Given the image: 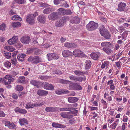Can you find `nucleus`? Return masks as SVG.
I'll list each match as a JSON object with an SVG mask.
<instances>
[{
  "mask_svg": "<svg viewBox=\"0 0 130 130\" xmlns=\"http://www.w3.org/2000/svg\"><path fill=\"white\" fill-rule=\"evenodd\" d=\"M11 25L13 28L21 26V23L18 22H14L12 23Z\"/></svg>",
  "mask_w": 130,
  "mask_h": 130,
  "instance_id": "34",
  "label": "nucleus"
},
{
  "mask_svg": "<svg viewBox=\"0 0 130 130\" xmlns=\"http://www.w3.org/2000/svg\"><path fill=\"white\" fill-rule=\"evenodd\" d=\"M14 79L9 76V75H6L4 79L3 82L6 85L10 84L11 82H13Z\"/></svg>",
  "mask_w": 130,
  "mask_h": 130,
  "instance_id": "7",
  "label": "nucleus"
},
{
  "mask_svg": "<svg viewBox=\"0 0 130 130\" xmlns=\"http://www.w3.org/2000/svg\"><path fill=\"white\" fill-rule=\"evenodd\" d=\"M49 84L47 82H43L42 84V86L45 89L47 90Z\"/></svg>",
  "mask_w": 130,
  "mask_h": 130,
  "instance_id": "41",
  "label": "nucleus"
},
{
  "mask_svg": "<svg viewBox=\"0 0 130 130\" xmlns=\"http://www.w3.org/2000/svg\"><path fill=\"white\" fill-rule=\"evenodd\" d=\"M40 50L38 48L34 47V54L35 55H38L40 54Z\"/></svg>",
  "mask_w": 130,
  "mask_h": 130,
  "instance_id": "40",
  "label": "nucleus"
},
{
  "mask_svg": "<svg viewBox=\"0 0 130 130\" xmlns=\"http://www.w3.org/2000/svg\"><path fill=\"white\" fill-rule=\"evenodd\" d=\"M18 40V36H14L9 40L8 42L9 44L12 45L16 43Z\"/></svg>",
  "mask_w": 130,
  "mask_h": 130,
  "instance_id": "11",
  "label": "nucleus"
},
{
  "mask_svg": "<svg viewBox=\"0 0 130 130\" xmlns=\"http://www.w3.org/2000/svg\"><path fill=\"white\" fill-rule=\"evenodd\" d=\"M65 21L64 19H63L62 18V19H60L56 22L55 25L57 27L62 26L64 25Z\"/></svg>",
  "mask_w": 130,
  "mask_h": 130,
  "instance_id": "15",
  "label": "nucleus"
},
{
  "mask_svg": "<svg viewBox=\"0 0 130 130\" xmlns=\"http://www.w3.org/2000/svg\"><path fill=\"white\" fill-rule=\"evenodd\" d=\"M59 82L60 83L65 84H68L70 83L71 82L70 81L66 80L63 79H60Z\"/></svg>",
  "mask_w": 130,
  "mask_h": 130,
  "instance_id": "43",
  "label": "nucleus"
},
{
  "mask_svg": "<svg viewBox=\"0 0 130 130\" xmlns=\"http://www.w3.org/2000/svg\"><path fill=\"white\" fill-rule=\"evenodd\" d=\"M117 124H116V123L114 122L111 125H110V127L112 129H114L116 128L117 126Z\"/></svg>",
  "mask_w": 130,
  "mask_h": 130,
  "instance_id": "56",
  "label": "nucleus"
},
{
  "mask_svg": "<svg viewBox=\"0 0 130 130\" xmlns=\"http://www.w3.org/2000/svg\"><path fill=\"white\" fill-rule=\"evenodd\" d=\"M26 93L25 91L22 92H19L18 94V96L19 97L21 98H23L24 97V95L26 94Z\"/></svg>",
  "mask_w": 130,
  "mask_h": 130,
  "instance_id": "49",
  "label": "nucleus"
},
{
  "mask_svg": "<svg viewBox=\"0 0 130 130\" xmlns=\"http://www.w3.org/2000/svg\"><path fill=\"white\" fill-rule=\"evenodd\" d=\"M53 127H56L60 128H64L66 126L63 125L56 123H53L52 124Z\"/></svg>",
  "mask_w": 130,
  "mask_h": 130,
  "instance_id": "27",
  "label": "nucleus"
},
{
  "mask_svg": "<svg viewBox=\"0 0 130 130\" xmlns=\"http://www.w3.org/2000/svg\"><path fill=\"white\" fill-rule=\"evenodd\" d=\"M64 45L66 47L69 48H76L77 46L76 44L74 43L69 42L65 43Z\"/></svg>",
  "mask_w": 130,
  "mask_h": 130,
  "instance_id": "14",
  "label": "nucleus"
},
{
  "mask_svg": "<svg viewBox=\"0 0 130 130\" xmlns=\"http://www.w3.org/2000/svg\"><path fill=\"white\" fill-rule=\"evenodd\" d=\"M11 122L9 121H6L5 122V125L6 126L8 127Z\"/></svg>",
  "mask_w": 130,
  "mask_h": 130,
  "instance_id": "61",
  "label": "nucleus"
},
{
  "mask_svg": "<svg viewBox=\"0 0 130 130\" xmlns=\"http://www.w3.org/2000/svg\"><path fill=\"white\" fill-rule=\"evenodd\" d=\"M27 61L33 64H36L41 62L40 58L38 56H30L28 59Z\"/></svg>",
  "mask_w": 130,
  "mask_h": 130,
  "instance_id": "2",
  "label": "nucleus"
},
{
  "mask_svg": "<svg viewBox=\"0 0 130 130\" xmlns=\"http://www.w3.org/2000/svg\"><path fill=\"white\" fill-rule=\"evenodd\" d=\"M65 15H71L72 14V12L70 9H66Z\"/></svg>",
  "mask_w": 130,
  "mask_h": 130,
  "instance_id": "52",
  "label": "nucleus"
},
{
  "mask_svg": "<svg viewBox=\"0 0 130 130\" xmlns=\"http://www.w3.org/2000/svg\"><path fill=\"white\" fill-rule=\"evenodd\" d=\"M26 56V54L24 53L20 54L18 55L17 58L19 60L22 62L24 60V58Z\"/></svg>",
  "mask_w": 130,
  "mask_h": 130,
  "instance_id": "25",
  "label": "nucleus"
},
{
  "mask_svg": "<svg viewBox=\"0 0 130 130\" xmlns=\"http://www.w3.org/2000/svg\"><path fill=\"white\" fill-rule=\"evenodd\" d=\"M101 45L103 48H111L112 44L109 42H102L101 44Z\"/></svg>",
  "mask_w": 130,
  "mask_h": 130,
  "instance_id": "16",
  "label": "nucleus"
},
{
  "mask_svg": "<svg viewBox=\"0 0 130 130\" xmlns=\"http://www.w3.org/2000/svg\"><path fill=\"white\" fill-rule=\"evenodd\" d=\"M72 53L69 50H64L62 52V55L63 57H67L71 56Z\"/></svg>",
  "mask_w": 130,
  "mask_h": 130,
  "instance_id": "29",
  "label": "nucleus"
},
{
  "mask_svg": "<svg viewBox=\"0 0 130 130\" xmlns=\"http://www.w3.org/2000/svg\"><path fill=\"white\" fill-rule=\"evenodd\" d=\"M38 20L39 22L44 23L46 21V18L45 17L41 15L39 16L38 17Z\"/></svg>",
  "mask_w": 130,
  "mask_h": 130,
  "instance_id": "24",
  "label": "nucleus"
},
{
  "mask_svg": "<svg viewBox=\"0 0 130 130\" xmlns=\"http://www.w3.org/2000/svg\"><path fill=\"white\" fill-rule=\"evenodd\" d=\"M121 62L120 60L118 62H116V65L117 67L118 68H120L121 67L120 64L121 63Z\"/></svg>",
  "mask_w": 130,
  "mask_h": 130,
  "instance_id": "63",
  "label": "nucleus"
},
{
  "mask_svg": "<svg viewBox=\"0 0 130 130\" xmlns=\"http://www.w3.org/2000/svg\"><path fill=\"white\" fill-rule=\"evenodd\" d=\"M11 61L13 64L15 65L16 64L17 59L16 58L12 59L11 60Z\"/></svg>",
  "mask_w": 130,
  "mask_h": 130,
  "instance_id": "57",
  "label": "nucleus"
},
{
  "mask_svg": "<svg viewBox=\"0 0 130 130\" xmlns=\"http://www.w3.org/2000/svg\"><path fill=\"white\" fill-rule=\"evenodd\" d=\"M34 47L28 48L26 53L28 54H30L34 52Z\"/></svg>",
  "mask_w": 130,
  "mask_h": 130,
  "instance_id": "46",
  "label": "nucleus"
},
{
  "mask_svg": "<svg viewBox=\"0 0 130 130\" xmlns=\"http://www.w3.org/2000/svg\"><path fill=\"white\" fill-rule=\"evenodd\" d=\"M4 66L7 68H10L11 66V63L8 61H7L4 63Z\"/></svg>",
  "mask_w": 130,
  "mask_h": 130,
  "instance_id": "50",
  "label": "nucleus"
},
{
  "mask_svg": "<svg viewBox=\"0 0 130 130\" xmlns=\"http://www.w3.org/2000/svg\"><path fill=\"white\" fill-rule=\"evenodd\" d=\"M11 19L13 20H18L21 21L22 20L21 18L18 15H14L11 18Z\"/></svg>",
  "mask_w": 130,
  "mask_h": 130,
  "instance_id": "37",
  "label": "nucleus"
},
{
  "mask_svg": "<svg viewBox=\"0 0 130 130\" xmlns=\"http://www.w3.org/2000/svg\"><path fill=\"white\" fill-rule=\"evenodd\" d=\"M6 27V25L5 23H2L0 25V30L2 31H4L5 30Z\"/></svg>",
  "mask_w": 130,
  "mask_h": 130,
  "instance_id": "48",
  "label": "nucleus"
},
{
  "mask_svg": "<svg viewBox=\"0 0 130 130\" xmlns=\"http://www.w3.org/2000/svg\"><path fill=\"white\" fill-rule=\"evenodd\" d=\"M59 109V108L52 107H48L46 108L45 109V110L46 111L48 112H54L57 111Z\"/></svg>",
  "mask_w": 130,
  "mask_h": 130,
  "instance_id": "13",
  "label": "nucleus"
},
{
  "mask_svg": "<svg viewBox=\"0 0 130 130\" xmlns=\"http://www.w3.org/2000/svg\"><path fill=\"white\" fill-rule=\"evenodd\" d=\"M48 93V92L44 90L39 89L37 91V94L39 96L46 95Z\"/></svg>",
  "mask_w": 130,
  "mask_h": 130,
  "instance_id": "18",
  "label": "nucleus"
},
{
  "mask_svg": "<svg viewBox=\"0 0 130 130\" xmlns=\"http://www.w3.org/2000/svg\"><path fill=\"white\" fill-rule=\"evenodd\" d=\"M30 40V37L28 36H24L22 37L20 39L21 42L25 44H29Z\"/></svg>",
  "mask_w": 130,
  "mask_h": 130,
  "instance_id": "8",
  "label": "nucleus"
},
{
  "mask_svg": "<svg viewBox=\"0 0 130 130\" xmlns=\"http://www.w3.org/2000/svg\"><path fill=\"white\" fill-rule=\"evenodd\" d=\"M14 110L16 112H18L21 114H25L27 112V111L26 110L20 108L19 107L16 108Z\"/></svg>",
  "mask_w": 130,
  "mask_h": 130,
  "instance_id": "22",
  "label": "nucleus"
},
{
  "mask_svg": "<svg viewBox=\"0 0 130 130\" xmlns=\"http://www.w3.org/2000/svg\"><path fill=\"white\" fill-rule=\"evenodd\" d=\"M78 104L77 103H75L73 104H68L67 105V107H72L73 106V107H76L77 106Z\"/></svg>",
  "mask_w": 130,
  "mask_h": 130,
  "instance_id": "54",
  "label": "nucleus"
},
{
  "mask_svg": "<svg viewBox=\"0 0 130 130\" xmlns=\"http://www.w3.org/2000/svg\"><path fill=\"white\" fill-rule=\"evenodd\" d=\"M11 53L9 52L5 53L4 55L7 59H9L10 58L11 56Z\"/></svg>",
  "mask_w": 130,
  "mask_h": 130,
  "instance_id": "47",
  "label": "nucleus"
},
{
  "mask_svg": "<svg viewBox=\"0 0 130 130\" xmlns=\"http://www.w3.org/2000/svg\"><path fill=\"white\" fill-rule=\"evenodd\" d=\"M78 100V98L75 97H69L68 98V101L70 103L76 102Z\"/></svg>",
  "mask_w": 130,
  "mask_h": 130,
  "instance_id": "19",
  "label": "nucleus"
},
{
  "mask_svg": "<svg viewBox=\"0 0 130 130\" xmlns=\"http://www.w3.org/2000/svg\"><path fill=\"white\" fill-rule=\"evenodd\" d=\"M110 48H103V50L107 54L109 55H110L111 53H113L112 51L111 50Z\"/></svg>",
  "mask_w": 130,
  "mask_h": 130,
  "instance_id": "33",
  "label": "nucleus"
},
{
  "mask_svg": "<svg viewBox=\"0 0 130 130\" xmlns=\"http://www.w3.org/2000/svg\"><path fill=\"white\" fill-rule=\"evenodd\" d=\"M55 93L58 95H60L64 94L63 90L61 89H58L56 90L55 91Z\"/></svg>",
  "mask_w": 130,
  "mask_h": 130,
  "instance_id": "38",
  "label": "nucleus"
},
{
  "mask_svg": "<svg viewBox=\"0 0 130 130\" xmlns=\"http://www.w3.org/2000/svg\"><path fill=\"white\" fill-rule=\"evenodd\" d=\"M78 112V110H75L68 112V113H70L73 114H77Z\"/></svg>",
  "mask_w": 130,
  "mask_h": 130,
  "instance_id": "58",
  "label": "nucleus"
},
{
  "mask_svg": "<svg viewBox=\"0 0 130 130\" xmlns=\"http://www.w3.org/2000/svg\"><path fill=\"white\" fill-rule=\"evenodd\" d=\"M69 114H71L70 113H68V112L67 113L66 118L67 119H71L73 118V116L72 115H69Z\"/></svg>",
  "mask_w": 130,
  "mask_h": 130,
  "instance_id": "60",
  "label": "nucleus"
},
{
  "mask_svg": "<svg viewBox=\"0 0 130 130\" xmlns=\"http://www.w3.org/2000/svg\"><path fill=\"white\" fill-rule=\"evenodd\" d=\"M129 31H125L121 35L122 36V39L123 40L125 39L127 36L128 34V32Z\"/></svg>",
  "mask_w": 130,
  "mask_h": 130,
  "instance_id": "39",
  "label": "nucleus"
},
{
  "mask_svg": "<svg viewBox=\"0 0 130 130\" xmlns=\"http://www.w3.org/2000/svg\"><path fill=\"white\" fill-rule=\"evenodd\" d=\"M67 114L64 112H62L60 114L61 117L63 118H66Z\"/></svg>",
  "mask_w": 130,
  "mask_h": 130,
  "instance_id": "62",
  "label": "nucleus"
},
{
  "mask_svg": "<svg viewBox=\"0 0 130 130\" xmlns=\"http://www.w3.org/2000/svg\"><path fill=\"white\" fill-rule=\"evenodd\" d=\"M54 10L52 8H48L45 9L43 11V13L45 14H47L53 11Z\"/></svg>",
  "mask_w": 130,
  "mask_h": 130,
  "instance_id": "31",
  "label": "nucleus"
},
{
  "mask_svg": "<svg viewBox=\"0 0 130 130\" xmlns=\"http://www.w3.org/2000/svg\"><path fill=\"white\" fill-rule=\"evenodd\" d=\"M8 127L9 128L11 129L14 128L15 127V125L13 123H10Z\"/></svg>",
  "mask_w": 130,
  "mask_h": 130,
  "instance_id": "55",
  "label": "nucleus"
},
{
  "mask_svg": "<svg viewBox=\"0 0 130 130\" xmlns=\"http://www.w3.org/2000/svg\"><path fill=\"white\" fill-rule=\"evenodd\" d=\"M25 107L27 109L33 108V103L31 102L27 103L26 104Z\"/></svg>",
  "mask_w": 130,
  "mask_h": 130,
  "instance_id": "32",
  "label": "nucleus"
},
{
  "mask_svg": "<svg viewBox=\"0 0 130 130\" xmlns=\"http://www.w3.org/2000/svg\"><path fill=\"white\" fill-rule=\"evenodd\" d=\"M70 89L73 90H80L82 89V87L77 83H71L69 85Z\"/></svg>",
  "mask_w": 130,
  "mask_h": 130,
  "instance_id": "5",
  "label": "nucleus"
},
{
  "mask_svg": "<svg viewBox=\"0 0 130 130\" xmlns=\"http://www.w3.org/2000/svg\"><path fill=\"white\" fill-rule=\"evenodd\" d=\"M80 21V19L77 17H73L71 21V23L74 24L78 23Z\"/></svg>",
  "mask_w": 130,
  "mask_h": 130,
  "instance_id": "23",
  "label": "nucleus"
},
{
  "mask_svg": "<svg viewBox=\"0 0 130 130\" xmlns=\"http://www.w3.org/2000/svg\"><path fill=\"white\" fill-rule=\"evenodd\" d=\"M100 20L104 22L105 23H106L107 22V21L106 19L104 17L102 16H101L100 17Z\"/></svg>",
  "mask_w": 130,
  "mask_h": 130,
  "instance_id": "59",
  "label": "nucleus"
},
{
  "mask_svg": "<svg viewBox=\"0 0 130 130\" xmlns=\"http://www.w3.org/2000/svg\"><path fill=\"white\" fill-rule=\"evenodd\" d=\"M77 109L76 108H73L72 107H68L60 108L59 109L61 111H68L75 110Z\"/></svg>",
  "mask_w": 130,
  "mask_h": 130,
  "instance_id": "20",
  "label": "nucleus"
},
{
  "mask_svg": "<svg viewBox=\"0 0 130 130\" xmlns=\"http://www.w3.org/2000/svg\"><path fill=\"white\" fill-rule=\"evenodd\" d=\"M47 56V58L49 61L53 59H57L59 58L58 55L55 54L53 53L48 54Z\"/></svg>",
  "mask_w": 130,
  "mask_h": 130,
  "instance_id": "10",
  "label": "nucleus"
},
{
  "mask_svg": "<svg viewBox=\"0 0 130 130\" xmlns=\"http://www.w3.org/2000/svg\"><path fill=\"white\" fill-rule=\"evenodd\" d=\"M53 73L54 74H55L58 75H60L62 73V72L61 71L58 70H57L54 72Z\"/></svg>",
  "mask_w": 130,
  "mask_h": 130,
  "instance_id": "51",
  "label": "nucleus"
},
{
  "mask_svg": "<svg viewBox=\"0 0 130 130\" xmlns=\"http://www.w3.org/2000/svg\"><path fill=\"white\" fill-rule=\"evenodd\" d=\"M73 54L75 57H79L82 55V52L79 49H76L74 51Z\"/></svg>",
  "mask_w": 130,
  "mask_h": 130,
  "instance_id": "21",
  "label": "nucleus"
},
{
  "mask_svg": "<svg viewBox=\"0 0 130 130\" xmlns=\"http://www.w3.org/2000/svg\"><path fill=\"white\" fill-rule=\"evenodd\" d=\"M75 74L78 76L82 75L83 76V73L82 71H81L80 70H75L74 71Z\"/></svg>",
  "mask_w": 130,
  "mask_h": 130,
  "instance_id": "45",
  "label": "nucleus"
},
{
  "mask_svg": "<svg viewBox=\"0 0 130 130\" xmlns=\"http://www.w3.org/2000/svg\"><path fill=\"white\" fill-rule=\"evenodd\" d=\"M18 81L21 83H24L25 81V77L24 76H21L19 77Z\"/></svg>",
  "mask_w": 130,
  "mask_h": 130,
  "instance_id": "35",
  "label": "nucleus"
},
{
  "mask_svg": "<svg viewBox=\"0 0 130 130\" xmlns=\"http://www.w3.org/2000/svg\"><path fill=\"white\" fill-rule=\"evenodd\" d=\"M100 33L102 36H104L106 39H109L111 37L110 33L104 27L100 29Z\"/></svg>",
  "mask_w": 130,
  "mask_h": 130,
  "instance_id": "1",
  "label": "nucleus"
},
{
  "mask_svg": "<svg viewBox=\"0 0 130 130\" xmlns=\"http://www.w3.org/2000/svg\"><path fill=\"white\" fill-rule=\"evenodd\" d=\"M66 9L63 8H61L58 9V12H57L59 15H65Z\"/></svg>",
  "mask_w": 130,
  "mask_h": 130,
  "instance_id": "26",
  "label": "nucleus"
},
{
  "mask_svg": "<svg viewBox=\"0 0 130 130\" xmlns=\"http://www.w3.org/2000/svg\"><path fill=\"white\" fill-rule=\"evenodd\" d=\"M126 4L124 3H120L118 5V8L117 9L119 11H126V9L125 8Z\"/></svg>",
  "mask_w": 130,
  "mask_h": 130,
  "instance_id": "12",
  "label": "nucleus"
},
{
  "mask_svg": "<svg viewBox=\"0 0 130 130\" xmlns=\"http://www.w3.org/2000/svg\"><path fill=\"white\" fill-rule=\"evenodd\" d=\"M107 85H112L113 84V80H111L109 81L107 83Z\"/></svg>",
  "mask_w": 130,
  "mask_h": 130,
  "instance_id": "64",
  "label": "nucleus"
},
{
  "mask_svg": "<svg viewBox=\"0 0 130 130\" xmlns=\"http://www.w3.org/2000/svg\"><path fill=\"white\" fill-rule=\"evenodd\" d=\"M69 77L70 80L75 82L78 81L81 82L83 80H85L86 79V78H84L82 77H77L73 75H70L69 76Z\"/></svg>",
  "mask_w": 130,
  "mask_h": 130,
  "instance_id": "4",
  "label": "nucleus"
},
{
  "mask_svg": "<svg viewBox=\"0 0 130 130\" xmlns=\"http://www.w3.org/2000/svg\"><path fill=\"white\" fill-rule=\"evenodd\" d=\"M85 69L86 70L89 69L91 67V63L90 61L89 60H87L85 61Z\"/></svg>",
  "mask_w": 130,
  "mask_h": 130,
  "instance_id": "30",
  "label": "nucleus"
},
{
  "mask_svg": "<svg viewBox=\"0 0 130 130\" xmlns=\"http://www.w3.org/2000/svg\"><path fill=\"white\" fill-rule=\"evenodd\" d=\"M32 14H29L27 15L26 21L27 22L31 25L34 24L35 22V19L33 17Z\"/></svg>",
  "mask_w": 130,
  "mask_h": 130,
  "instance_id": "9",
  "label": "nucleus"
},
{
  "mask_svg": "<svg viewBox=\"0 0 130 130\" xmlns=\"http://www.w3.org/2000/svg\"><path fill=\"white\" fill-rule=\"evenodd\" d=\"M5 48L9 51L12 52L15 50L14 48L12 46H5Z\"/></svg>",
  "mask_w": 130,
  "mask_h": 130,
  "instance_id": "36",
  "label": "nucleus"
},
{
  "mask_svg": "<svg viewBox=\"0 0 130 130\" xmlns=\"http://www.w3.org/2000/svg\"><path fill=\"white\" fill-rule=\"evenodd\" d=\"M59 16L57 12H53L48 15V18L49 20L55 21L58 19Z\"/></svg>",
  "mask_w": 130,
  "mask_h": 130,
  "instance_id": "6",
  "label": "nucleus"
},
{
  "mask_svg": "<svg viewBox=\"0 0 130 130\" xmlns=\"http://www.w3.org/2000/svg\"><path fill=\"white\" fill-rule=\"evenodd\" d=\"M19 123L21 125H23L24 123L27 124H28V122L27 120L25 118L20 119L19 120Z\"/></svg>",
  "mask_w": 130,
  "mask_h": 130,
  "instance_id": "28",
  "label": "nucleus"
},
{
  "mask_svg": "<svg viewBox=\"0 0 130 130\" xmlns=\"http://www.w3.org/2000/svg\"><path fill=\"white\" fill-rule=\"evenodd\" d=\"M23 89V87L21 85H17L15 88L16 90L18 91H21Z\"/></svg>",
  "mask_w": 130,
  "mask_h": 130,
  "instance_id": "42",
  "label": "nucleus"
},
{
  "mask_svg": "<svg viewBox=\"0 0 130 130\" xmlns=\"http://www.w3.org/2000/svg\"><path fill=\"white\" fill-rule=\"evenodd\" d=\"M100 54L98 52L92 53L91 54V57L93 59L97 60L100 56Z\"/></svg>",
  "mask_w": 130,
  "mask_h": 130,
  "instance_id": "17",
  "label": "nucleus"
},
{
  "mask_svg": "<svg viewBox=\"0 0 130 130\" xmlns=\"http://www.w3.org/2000/svg\"><path fill=\"white\" fill-rule=\"evenodd\" d=\"M15 2L20 4H23L25 3L26 1L24 0H14Z\"/></svg>",
  "mask_w": 130,
  "mask_h": 130,
  "instance_id": "44",
  "label": "nucleus"
},
{
  "mask_svg": "<svg viewBox=\"0 0 130 130\" xmlns=\"http://www.w3.org/2000/svg\"><path fill=\"white\" fill-rule=\"evenodd\" d=\"M54 86L52 84H50L47 90H53L54 89Z\"/></svg>",
  "mask_w": 130,
  "mask_h": 130,
  "instance_id": "53",
  "label": "nucleus"
},
{
  "mask_svg": "<svg viewBox=\"0 0 130 130\" xmlns=\"http://www.w3.org/2000/svg\"><path fill=\"white\" fill-rule=\"evenodd\" d=\"M98 27V25L93 21L90 22L87 25L86 28L89 31H93L95 30Z\"/></svg>",
  "mask_w": 130,
  "mask_h": 130,
  "instance_id": "3",
  "label": "nucleus"
}]
</instances>
